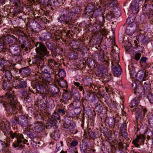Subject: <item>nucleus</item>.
I'll return each mask as SVG.
<instances>
[{
	"label": "nucleus",
	"instance_id": "obj_1",
	"mask_svg": "<svg viewBox=\"0 0 153 153\" xmlns=\"http://www.w3.org/2000/svg\"><path fill=\"white\" fill-rule=\"evenodd\" d=\"M12 84L9 81H4L2 89L7 91L5 94V97L7 100V102L2 100V98H0V106L3 105L7 112L11 114L17 113L19 109H21L17 98L15 94L14 91L11 90Z\"/></svg>",
	"mask_w": 153,
	"mask_h": 153
},
{
	"label": "nucleus",
	"instance_id": "obj_2",
	"mask_svg": "<svg viewBox=\"0 0 153 153\" xmlns=\"http://www.w3.org/2000/svg\"><path fill=\"white\" fill-rule=\"evenodd\" d=\"M35 46L36 47L35 50L37 54L36 56L32 59L31 63L40 68L43 65L44 57L48 56L49 52L46 47L42 42H36Z\"/></svg>",
	"mask_w": 153,
	"mask_h": 153
},
{
	"label": "nucleus",
	"instance_id": "obj_3",
	"mask_svg": "<svg viewBox=\"0 0 153 153\" xmlns=\"http://www.w3.org/2000/svg\"><path fill=\"white\" fill-rule=\"evenodd\" d=\"M76 14L69 8L63 9L61 12V15L58 19V22L62 25L69 27L75 23L76 19Z\"/></svg>",
	"mask_w": 153,
	"mask_h": 153
},
{
	"label": "nucleus",
	"instance_id": "obj_4",
	"mask_svg": "<svg viewBox=\"0 0 153 153\" xmlns=\"http://www.w3.org/2000/svg\"><path fill=\"white\" fill-rule=\"evenodd\" d=\"M5 129L4 130V133L6 134L7 132H6ZM7 131V129H6ZM8 133L9 131L10 137L12 139V141H14L13 144V146L14 148H16L19 147L21 145V143L26 144L28 142V140L25 138L23 135L22 134H20L18 131H10V128L8 127L7 129Z\"/></svg>",
	"mask_w": 153,
	"mask_h": 153
},
{
	"label": "nucleus",
	"instance_id": "obj_5",
	"mask_svg": "<svg viewBox=\"0 0 153 153\" xmlns=\"http://www.w3.org/2000/svg\"><path fill=\"white\" fill-rule=\"evenodd\" d=\"M32 88L29 87V90L33 93H37L40 94H44L45 91V87L41 83L36 82L32 84Z\"/></svg>",
	"mask_w": 153,
	"mask_h": 153
},
{
	"label": "nucleus",
	"instance_id": "obj_6",
	"mask_svg": "<svg viewBox=\"0 0 153 153\" xmlns=\"http://www.w3.org/2000/svg\"><path fill=\"white\" fill-rule=\"evenodd\" d=\"M16 121L22 127L26 129L30 125L28 118L25 115H20L16 117Z\"/></svg>",
	"mask_w": 153,
	"mask_h": 153
},
{
	"label": "nucleus",
	"instance_id": "obj_7",
	"mask_svg": "<svg viewBox=\"0 0 153 153\" xmlns=\"http://www.w3.org/2000/svg\"><path fill=\"white\" fill-rule=\"evenodd\" d=\"M151 11H153V0H145L142 7V12L147 14Z\"/></svg>",
	"mask_w": 153,
	"mask_h": 153
},
{
	"label": "nucleus",
	"instance_id": "obj_8",
	"mask_svg": "<svg viewBox=\"0 0 153 153\" xmlns=\"http://www.w3.org/2000/svg\"><path fill=\"white\" fill-rule=\"evenodd\" d=\"M101 6L104 9H109L117 5V1L116 0H101L100 1Z\"/></svg>",
	"mask_w": 153,
	"mask_h": 153
},
{
	"label": "nucleus",
	"instance_id": "obj_9",
	"mask_svg": "<svg viewBox=\"0 0 153 153\" xmlns=\"http://www.w3.org/2000/svg\"><path fill=\"white\" fill-rule=\"evenodd\" d=\"M136 117L137 120L143 119L145 115V114L147 111L146 109L143 108L141 105L137 106L136 108Z\"/></svg>",
	"mask_w": 153,
	"mask_h": 153
},
{
	"label": "nucleus",
	"instance_id": "obj_10",
	"mask_svg": "<svg viewBox=\"0 0 153 153\" xmlns=\"http://www.w3.org/2000/svg\"><path fill=\"white\" fill-rule=\"evenodd\" d=\"M1 39L5 45L10 43L15 44L18 41L17 38L13 35H7Z\"/></svg>",
	"mask_w": 153,
	"mask_h": 153
},
{
	"label": "nucleus",
	"instance_id": "obj_11",
	"mask_svg": "<svg viewBox=\"0 0 153 153\" xmlns=\"http://www.w3.org/2000/svg\"><path fill=\"white\" fill-rule=\"evenodd\" d=\"M102 9L99 6L98 8L95 9L93 11L91 15L92 18H96L99 19V20L104 21V17L102 15Z\"/></svg>",
	"mask_w": 153,
	"mask_h": 153
},
{
	"label": "nucleus",
	"instance_id": "obj_12",
	"mask_svg": "<svg viewBox=\"0 0 153 153\" xmlns=\"http://www.w3.org/2000/svg\"><path fill=\"white\" fill-rule=\"evenodd\" d=\"M137 29L136 25L134 22L128 24L125 30L126 33L128 35H132Z\"/></svg>",
	"mask_w": 153,
	"mask_h": 153
},
{
	"label": "nucleus",
	"instance_id": "obj_13",
	"mask_svg": "<svg viewBox=\"0 0 153 153\" xmlns=\"http://www.w3.org/2000/svg\"><path fill=\"white\" fill-rule=\"evenodd\" d=\"M95 4L93 2L88 3L86 7L85 8L83 16L84 17H87L90 13L92 12L94 8Z\"/></svg>",
	"mask_w": 153,
	"mask_h": 153
},
{
	"label": "nucleus",
	"instance_id": "obj_14",
	"mask_svg": "<svg viewBox=\"0 0 153 153\" xmlns=\"http://www.w3.org/2000/svg\"><path fill=\"white\" fill-rule=\"evenodd\" d=\"M17 80L19 82L15 86V88L16 89H25L27 87V83L26 80H23L22 78L19 77L17 78Z\"/></svg>",
	"mask_w": 153,
	"mask_h": 153
},
{
	"label": "nucleus",
	"instance_id": "obj_15",
	"mask_svg": "<svg viewBox=\"0 0 153 153\" xmlns=\"http://www.w3.org/2000/svg\"><path fill=\"white\" fill-rule=\"evenodd\" d=\"M48 5L51 6V8L53 10L56 7L60 6L63 3V0H49Z\"/></svg>",
	"mask_w": 153,
	"mask_h": 153
},
{
	"label": "nucleus",
	"instance_id": "obj_16",
	"mask_svg": "<svg viewBox=\"0 0 153 153\" xmlns=\"http://www.w3.org/2000/svg\"><path fill=\"white\" fill-rule=\"evenodd\" d=\"M41 69L42 72L46 74L53 75L54 74V69L48 65L42 66L41 67Z\"/></svg>",
	"mask_w": 153,
	"mask_h": 153
},
{
	"label": "nucleus",
	"instance_id": "obj_17",
	"mask_svg": "<svg viewBox=\"0 0 153 153\" xmlns=\"http://www.w3.org/2000/svg\"><path fill=\"white\" fill-rule=\"evenodd\" d=\"M147 75L148 74H146V71L143 70H140L138 71L136 76L139 80L142 81L141 83L143 85V82L145 81L144 78L146 77Z\"/></svg>",
	"mask_w": 153,
	"mask_h": 153
},
{
	"label": "nucleus",
	"instance_id": "obj_18",
	"mask_svg": "<svg viewBox=\"0 0 153 153\" xmlns=\"http://www.w3.org/2000/svg\"><path fill=\"white\" fill-rule=\"evenodd\" d=\"M19 42L21 44V48L23 49L30 45L29 41L25 37L21 36L19 38Z\"/></svg>",
	"mask_w": 153,
	"mask_h": 153
},
{
	"label": "nucleus",
	"instance_id": "obj_19",
	"mask_svg": "<svg viewBox=\"0 0 153 153\" xmlns=\"http://www.w3.org/2000/svg\"><path fill=\"white\" fill-rule=\"evenodd\" d=\"M108 68H102L100 71L101 76L104 78V79H106L105 80L107 81L111 80V75L110 73H108Z\"/></svg>",
	"mask_w": 153,
	"mask_h": 153
},
{
	"label": "nucleus",
	"instance_id": "obj_20",
	"mask_svg": "<svg viewBox=\"0 0 153 153\" xmlns=\"http://www.w3.org/2000/svg\"><path fill=\"white\" fill-rule=\"evenodd\" d=\"M29 25L33 31L38 32L40 30L41 26L36 21H33L30 22Z\"/></svg>",
	"mask_w": 153,
	"mask_h": 153
},
{
	"label": "nucleus",
	"instance_id": "obj_21",
	"mask_svg": "<svg viewBox=\"0 0 153 153\" xmlns=\"http://www.w3.org/2000/svg\"><path fill=\"white\" fill-rule=\"evenodd\" d=\"M80 150L82 153H92L91 148L87 143H83L80 145Z\"/></svg>",
	"mask_w": 153,
	"mask_h": 153
},
{
	"label": "nucleus",
	"instance_id": "obj_22",
	"mask_svg": "<svg viewBox=\"0 0 153 153\" xmlns=\"http://www.w3.org/2000/svg\"><path fill=\"white\" fill-rule=\"evenodd\" d=\"M80 44V42L77 40H73L70 43V46L73 49L77 50L79 51H81Z\"/></svg>",
	"mask_w": 153,
	"mask_h": 153
},
{
	"label": "nucleus",
	"instance_id": "obj_23",
	"mask_svg": "<svg viewBox=\"0 0 153 153\" xmlns=\"http://www.w3.org/2000/svg\"><path fill=\"white\" fill-rule=\"evenodd\" d=\"M45 128V126L43 125L42 123L38 122L34 124L33 129L36 132L40 133Z\"/></svg>",
	"mask_w": 153,
	"mask_h": 153
},
{
	"label": "nucleus",
	"instance_id": "obj_24",
	"mask_svg": "<svg viewBox=\"0 0 153 153\" xmlns=\"http://www.w3.org/2000/svg\"><path fill=\"white\" fill-rule=\"evenodd\" d=\"M105 20H98L96 22L94 23L93 26V29L96 31L98 32L100 30L101 27H103Z\"/></svg>",
	"mask_w": 153,
	"mask_h": 153
},
{
	"label": "nucleus",
	"instance_id": "obj_25",
	"mask_svg": "<svg viewBox=\"0 0 153 153\" xmlns=\"http://www.w3.org/2000/svg\"><path fill=\"white\" fill-rule=\"evenodd\" d=\"M7 49H9L11 53L13 54L16 55L19 52V48L17 45H11L7 48Z\"/></svg>",
	"mask_w": 153,
	"mask_h": 153
},
{
	"label": "nucleus",
	"instance_id": "obj_26",
	"mask_svg": "<svg viewBox=\"0 0 153 153\" xmlns=\"http://www.w3.org/2000/svg\"><path fill=\"white\" fill-rule=\"evenodd\" d=\"M139 4L136 2L135 1H132L131 3V8L132 10V13L134 14L137 13L138 12Z\"/></svg>",
	"mask_w": 153,
	"mask_h": 153
},
{
	"label": "nucleus",
	"instance_id": "obj_27",
	"mask_svg": "<svg viewBox=\"0 0 153 153\" xmlns=\"http://www.w3.org/2000/svg\"><path fill=\"white\" fill-rule=\"evenodd\" d=\"M60 120V115L57 112L55 111L52 115L51 119L52 120L51 121H50V124L53 125L55 123L56 121L59 120Z\"/></svg>",
	"mask_w": 153,
	"mask_h": 153
},
{
	"label": "nucleus",
	"instance_id": "obj_28",
	"mask_svg": "<svg viewBox=\"0 0 153 153\" xmlns=\"http://www.w3.org/2000/svg\"><path fill=\"white\" fill-rule=\"evenodd\" d=\"M19 72L21 75L25 76H28L30 75L31 73V71L29 68H24L20 69Z\"/></svg>",
	"mask_w": 153,
	"mask_h": 153
},
{
	"label": "nucleus",
	"instance_id": "obj_29",
	"mask_svg": "<svg viewBox=\"0 0 153 153\" xmlns=\"http://www.w3.org/2000/svg\"><path fill=\"white\" fill-rule=\"evenodd\" d=\"M52 37L51 34L49 32L43 33L41 36L39 37V40L43 42L45 40L49 39Z\"/></svg>",
	"mask_w": 153,
	"mask_h": 153
},
{
	"label": "nucleus",
	"instance_id": "obj_30",
	"mask_svg": "<svg viewBox=\"0 0 153 153\" xmlns=\"http://www.w3.org/2000/svg\"><path fill=\"white\" fill-rule=\"evenodd\" d=\"M140 98L141 97L140 96L135 97L131 101L130 105V107L131 108L135 106H136L137 107L140 102Z\"/></svg>",
	"mask_w": 153,
	"mask_h": 153
},
{
	"label": "nucleus",
	"instance_id": "obj_31",
	"mask_svg": "<svg viewBox=\"0 0 153 153\" xmlns=\"http://www.w3.org/2000/svg\"><path fill=\"white\" fill-rule=\"evenodd\" d=\"M0 59V70L5 71L7 69L6 60L4 58H1Z\"/></svg>",
	"mask_w": 153,
	"mask_h": 153
},
{
	"label": "nucleus",
	"instance_id": "obj_32",
	"mask_svg": "<svg viewBox=\"0 0 153 153\" xmlns=\"http://www.w3.org/2000/svg\"><path fill=\"white\" fill-rule=\"evenodd\" d=\"M62 97L64 101L65 102H68L69 100H71L72 98V95L70 92L68 91H65L63 94Z\"/></svg>",
	"mask_w": 153,
	"mask_h": 153
},
{
	"label": "nucleus",
	"instance_id": "obj_33",
	"mask_svg": "<svg viewBox=\"0 0 153 153\" xmlns=\"http://www.w3.org/2000/svg\"><path fill=\"white\" fill-rule=\"evenodd\" d=\"M81 111V109L80 107L76 108L74 109L73 111H71V113L72 114V115L70 114V117H76L80 113Z\"/></svg>",
	"mask_w": 153,
	"mask_h": 153
},
{
	"label": "nucleus",
	"instance_id": "obj_34",
	"mask_svg": "<svg viewBox=\"0 0 153 153\" xmlns=\"http://www.w3.org/2000/svg\"><path fill=\"white\" fill-rule=\"evenodd\" d=\"M57 81L61 87L62 88H67L68 85L67 82L63 79H57Z\"/></svg>",
	"mask_w": 153,
	"mask_h": 153
},
{
	"label": "nucleus",
	"instance_id": "obj_35",
	"mask_svg": "<svg viewBox=\"0 0 153 153\" xmlns=\"http://www.w3.org/2000/svg\"><path fill=\"white\" fill-rule=\"evenodd\" d=\"M66 111L67 109L65 106L62 105H59L57 109V112L62 116L65 114Z\"/></svg>",
	"mask_w": 153,
	"mask_h": 153
},
{
	"label": "nucleus",
	"instance_id": "obj_36",
	"mask_svg": "<svg viewBox=\"0 0 153 153\" xmlns=\"http://www.w3.org/2000/svg\"><path fill=\"white\" fill-rule=\"evenodd\" d=\"M112 68L115 76H118L121 74L122 69L120 65H118V66H115L114 67Z\"/></svg>",
	"mask_w": 153,
	"mask_h": 153
},
{
	"label": "nucleus",
	"instance_id": "obj_37",
	"mask_svg": "<svg viewBox=\"0 0 153 153\" xmlns=\"http://www.w3.org/2000/svg\"><path fill=\"white\" fill-rule=\"evenodd\" d=\"M144 92L146 94V92L145 88H144L142 85H139L137 87H136L135 89V91L134 92V93H138L139 94H141L143 92Z\"/></svg>",
	"mask_w": 153,
	"mask_h": 153
},
{
	"label": "nucleus",
	"instance_id": "obj_38",
	"mask_svg": "<svg viewBox=\"0 0 153 153\" xmlns=\"http://www.w3.org/2000/svg\"><path fill=\"white\" fill-rule=\"evenodd\" d=\"M59 136L60 134L59 133V130L58 129H56L54 132L51 135V137L52 138L56 140H57L59 139Z\"/></svg>",
	"mask_w": 153,
	"mask_h": 153
},
{
	"label": "nucleus",
	"instance_id": "obj_39",
	"mask_svg": "<svg viewBox=\"0 0 153 153\" xmlns=\"http://www.w3.org/2000/svg\"><path fill=\"white\" fill-rule=\"evenodd\" d=\"M104 53L103 50H100L98 52L97 56L98 60L101 62L105 61V59L104 57Z\"/></svg>",
	"mask_w": 153,
	"mask_h": 153
},
{
	"label": "nucleus",
	"instance_id": "obj_40",
	"mask_svg": "<svg viewBox=\"0 0 153 153\" xmlns=\"http://www.w3.org/2000/svg\"><path fill=\"white\" fill-rule=\"evenodd\" d=\"M149 102L151 104H153V93L150 91L146 92L145 94Z\"/></svg>",
	"mask_w": 153,
	"mask_h": 153
},
{
	"label": "nucleus",
	"instance_id": "obj_41",
	"mask_svg": "<svg viewBox=\"0 0 153 153\" xmlns=\"http://www.w3.org/2000/svg\"><path fill=\"white\" fill-rule=\"evenodd\" d=\"M48 65L52 68H53L54 66L58 64L57 62L53 59H48Z\"/></svg>",
	"mask_w": 153,
	"mask_h": 153
},
{
	"label": "nucleus",
	"instance_id": "obj_42",
	"mask_svg": "<svg viewBox=\"0 0 153 153\" xmlns=\"http://www.w3.org/2000/svg\"><path fill=\"white\" fill-rule=\"evenodd\" d=\"M8 49L7 46L4 44L1 39H0V52H4Z\"/></svg>",
	"mask_w": 153,
	"mask_h": 153
},
{
	"label": "nucleus",
	"instance_id": "obj_43",
	"mask_svg": "<svg viewBox=\"0 0 153 153\" xmlns=\"http://www.w3.org/2000/svg\"><path fill=\"white\" fill-rule=\"evenodd\" d=\"M58 75L59 78L57 79H64L66 76L65 71L63 69H60L58 72Z\"/></svg>",
	"mask_w": 153,
	"mask_h": 153
},
{
	"label": "nucleus",
	"instance_id": "obj_44",
	"mask_svg": "<svg viewBox=\"0 0 153 153\" xmlns=\"http://www.w3.org/2000/svg\"><path fill=\"white\" fill-rule=\"evenodd\" d=\"M43 76H44V75L43 73L37 72L35 74V78L39 81H42Z\"/></svg>",
	"mask_w": 153,
	"mask_h": 153
},
{
	"label": "nucleus",
	"instance_id": "obj_45",
	"mask_svg": "<svg viewBox=\"0 0 153 153\" xmlns=\"http://www.w3.org/2000/svg\"><path fill=\"white\" fill-rule=\"evenodd\" d=\"M5 77L9 81L12 79L13 76L11 72L7 69L5 71Z\"/></svg>",
	"mask_w": 153,
	"mask_h": 153
},
{
	"label": "nucleus",
	"instance_id": "obj_46",
	"mask_svg": "<svg viewBox=\"0 0 153 153\" xmlns=\"http://www.w3.org/2000/svg\"><path fill=\"white\" fill-rule=\"evenodd\" d=\"M137 137H139L138 138L139 142L141 144H143L144 141L146 140L145 136L143 134H140L137 135Z\"/></svg>",
	"mask_w": 153,
	"mask_h": 153
},
{
	"label": "nucleus",
	"instance_id": "obj_47",
	"mask_svg": "<svg viewBox=\"0 0 153 153\" xmlns=\"http://www.w3.org/2000/svg\"><path fill=\"white\" fill-rule=\"evenodd\" d=\"M53 75H44V76H43V81H45L48 83L52 82V76Z\"/></svg>",
	"mask_w": 153,
	"mask_h": 153
},
{
	"label": "nucleus",
	"instance_id": "obj_48",
	"mask_svg": "<svg viewBox=\"0 0 153 153\" xmlns=\"http://www.w3.org/2000/svg\"><path fill=\"white\" fill-rule=\"evenodd\" d=\"M108 123L109 126H113L115 124V119L113 117H110L106 119Z\"/></svg>",
	"mask_w": 153,
	"mask_h": 153
},
{
	"label": "nucleus",
	"instance_id": "obj_49",
	"mask_svg": "<svg viewBox=\"0 0 153 153\" xmlns=\"http://www.w3.org/2000/svg\"><path fill=\"white\" fill-rule=\"evenodd\" d=\"M23 133L27 134L29 137L31 139H33L36 137L34 133H32L30 131L28 130H24V131L23 132Z\"/></svg>",
	"mask_w": 153,
	"mask_h": 153
},
{
	"label": "nucleus",
	"instance_id": "obj_50",
	"mask_svg": "<svg viewBox=\"0 0 153 153\" xmlns=\"http://www.w3.org/2000/svg\"><path fill=\"white\" fill-rule=\"evenodd\" d=\"M45 44L48 49L51 51H53L54 46V44L53 43L50 42L49 41H47L46 42Z\"/></svg>",
	"mask_w": 153,
	"mask_h": 153
},
{
	"label": "nucleus",
	"instance_id": "obj_51",
	"mask_svg": "<svg viewBox=\"0 0 153 153\" xmlns=\"http://www.w3.org/2000/svg\"><path fill=\"white\" fill-rule=\"evenodd\" d=\"M72 104L76 108L80 107L81 105V102L79 100H77L74 101Z\"/></svg>",
	"mask_w": 153,
	"mask_h": 153
},
{
	"label": "nucleus",
	"instance_id": "obj_52",
	"mask_svg": "<svg viewBox=\"0 0 153 153\" xmlns=\"http://www.w3.org/2000/svg\"><path fill=\"white\" fill-rule=\"evenodd\" d=\"M127 125L125 123L122 124L120 127L121 131L122 132H127Z\"/></svg>",
	"mask_w": 153,
	"mask_h": 153
},
{
	"label": "nucleus",
	"instance_id": "obj_53",
	"mask_svg": "<svg viewBox=\"0 0 153 153\" xmlns=\"http://www.w3.org/2000/svg\"><path fill=\"white\" fill-rule=\"evenodd\" d=\"M103 63L102 64V68H108V67L109 66V60L108 59V60H105V61L104 62H102Z\"/></svg>",
	"mask_w": 153,
	"mask_h": 153
},
{
	"label": "nucleus",
	"instance_id": "obj_54",
	"mask_svg": "<svg viewBox=\"0 0 153 153\" xmlns=\"http://www.w3.org/2000/svg\"><path fill=\"white\" fill-rule=\"evenodd\" d=\"M143 85V87H144V88H145L146 89V91H150L149 90L150 89V87L149 86V84L148 83H147L145 82H144V81L143 82V84L142 85Z\"/></svg>",
	"mask_w": 153,
	"mask_h": 153
},
{
	"label": "nucleus",
	"instance_id": "obj_55",
	"mask_svg": "<svg viewBox=\"0 0 153 153\" xmlns=\"http://www.w3.org/2000/svg\"><path fill=\"white\" fill-rule=\"evenodd\" d=\"M139 138V137H136V138L133 140L132 142V143L133 144H134L136 147H138L140 146L139 144L138 143V142H139V141L138 140V138Z\"/></svg>",
	"mask_w": 153,
	"mask_h": 153
},
{
	"label": "nucleus",
	"instance_id": "obj_56",
	"mask_svg": "<svg viewBox=\"0 0 153 153\" xmlns=\"http://www.w3.org/2000/svg\"><path fill=\"white\" fill-rule=\"evenodd\" d=\"M147 14L148 18L151 20H153V11H151Z\"/></svg>",
	"mask_w": 153,
	"mask_h": 153
},
{
	"label": "nucleus",
	"instance_id": "obj_57",
	"mask_svg": "<svg viewBox=\"0 0 153 153\" xmlns=\"http://www.w3.org/2000/svg\"><path fill=\"white\" fill-rule=\"evenodd\" d=\"M70 132L73 134H76L77 132V131L73 126H71L70 128Z\"/></svg>",
	"mask_w": 153,
	"mask_h": 153
},
{
	"label": "nucleus",
	"instance_id": "obj_58",
	"mask_svg": "<svg viewBox=\"0 0 153 153\" xmlns=\"http://www.w3.org/2000/svg\"><path fill=\"white\" fill-rule=\"evenodd\" d=\"M152 131L150 130V129H149L147 130L146 131L144 135L146 136H149L150 137H152Z\"/></svg>",
	"mask_w": 153,
	"mask_h": 153
},
{
	"label": "nucleus",
	"instance_id": "obj_59",
	"mask_svg": "<svg viewBox=\"0 0 153 153\" xmlns=\"http://www.w3.org/2000/svg\"><path fill=\"white\" fill-rule=\"evenodd\" d=\"M51 91V93L52 94H56L59 93V89L58 88L53 86Z\"/></svg>",
	"mask_w": 153,
	"mask_h": 153
},
{
	"label": "nucleus",
	"instance_id": "obj_60",
	"mask_svg": "<svg viewBox=\"0 0 153 153\" xmlns=\"http://www.w3.org/2000/svg\"><path fill=\"white\" fill-rule=\"evenodd\" d=\"M147 59V58L146 57L142 56L140 61V63L141 64H145L146 63Z\"/></svg>",
	"mask_w": 153,
	"mask_h": 153
},
{
	"label": "nucleus",
	"instance_id": "obj_61",
	"mask_svg": "<svg viewBox=\"0 0 153 153\" xmlns=\"http://www.w3.org/2000/svg\"><path fill=\"white\" fill-rule=\"evenodd\" d=\"M88 134L89 137L91 138L94 139L95 137V135L94 133L92 131H90L88 132Z\"/></svg>",
	"mask_w": 153,
	"mask_h": 153
},
{
	"label": "nucleus",
	"instance_id": "obj_62",
	"mask_svg": "<svg viewBox=\"0 0 153 153\" xmlns=\"http://www.w3.org/2000/svg\"><path fill=\"white\" fill-rule=\"evenodd\" d=\"M111 64L112 68L119 65L118 64V61L115 60H113V61H111Z\"/></svg>",
	"mask_w": 153,
	"mask_h": 153
},
{
	"label": "nucleus",
	"instance_id": "obj_63",
	"mask_svg": "<svg viewBox=\"0 0 153 153\" xmlns=\"http://www.w3.org/2000/svg\"><path fill=\"white\" fill-rule=\"evenodd\" d=\"M141 56V54L140 53H137L135 54L134 58L136 60L138 61L139 60Z\"/></svg>",
	"mask_w": 153,
	"mask_h": 153
},
{
	"label": "nucleus",
	"instance_id": "obj_64",
	"mask_svg": "<svg viewBox=\"0 0 153 153\" xmlns=\"http://www.w3.org/2000/svg\"><path fill=\"white\" fill-rule=\"evenodd\" d=\"M148 121L150 125H153V115L150 116L149 117Z\"/></svg>",
	"mask_w": 153,
	"mask_h": 153
}]
</instances>
